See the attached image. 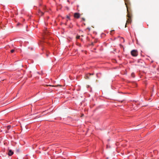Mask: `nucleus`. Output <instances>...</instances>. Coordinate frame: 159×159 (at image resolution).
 <instances>
[{
    "instance_id": "nucleus-4",
    "label": "nucleus",
    "mask_w": 159,
    "mask_h": 159,
    "mask_svg": "<svg viewBox=\"0 0 159 159\" xmlns=\"http://www.w3.org/2000/svg\"><path fill=\"white\" fill-rule=\"evenodd\" d=\"M74 16L75 18H78L80 17V14L78 13H74Z\"/></svg>"
},
{
    "instance_id": "nucleus-14",
    "label": "nucleus",
    "mask_w": 159,
    "mask_h": 159,
    "mask_svg": "<svg viewBox=\"0 0 159 159\" xmlns=\"http://www.w3.org/2000/svg\"><path fill=\"white\" fill-rule=\"evenodd\" d=\"M114 31V30H111V32H111H111H112V31Z\"/></svg>"
},
{
    "instance_id": "nucleus-11",
    "label": "nucleus",
    "mask_w": 159,
    "mask_h": 159,
    "mask_svg": "<svg viewBox=\"0 0 159 159\" xmlns=\"http://www.w3.org/2000/svg\"><path fill=\"white\" fill-rule=\"evenodd\" d=\"M86 79H89V77H88V75H86Z\"/></svg>"
},
{
    "instance_id": "nucleus-8",
    "label": "nucleus",
    "mask_w": 159,
    "mask_h": 159,
    "mask_svg": "<svg viewBox=\"0 0 159 159\" xmlns=\"http://www.w3.org/2000/svg\"><path fill=\"white\" fill-rule=\"evenodd\" d=\"M82 20L84 21H85V19L83 17L82 18Z\"/></svg>"
},
{
    "instance_id": "nucleus-6",
    "label": "nucleus",
    "mask_w": 159,
    "mask_h": 159,
    "mask_svg": "<svg viewBox=\"0 0 159 159\" xmlns=\"http://www.w3.org/2000/svg\"><path fill=\"white\" fill-rule=\"evenodd\" d=\"M7 129L9 130L11 127V126L10 125H8L7 126Z\"/></svg>"
},
{
    "instance_id": "nucleus-17",
    "label": "nucleus",
    "mask_w": 159,
    "mask_h": 159,
    "mask_svg": "<svg viewBox=\"0 0 159 159\" xmlns=\"http://www.w3.org/2000/svg\"><path fill=\"white\" fill-rule=\"evenodd\" d=\"M89 75H93V74H89Z\"/></svg>"
},
{
    "instance_id": "nucleus-9",
    "label": "nucleus",
    "mask_w": 159,
    "mask_h": 159,
    "mask_svg": "<svg viewBox=\"0 0 159 159\" xmlns=\"http://www.w3.org/2000/svg\"><path fill=\"white\" fill-rule=\"evenodd\" d=\"M80 36H79V35H78V36H76V38H77V39H80Z\"/></svg>"
},
{
    "instance_id": "nucleus-12",
    "label": "nucleus",
    "mask_w": 159,
    "mask_h": 159,
    "mask_svg": "<svg viewBox=\"0 0 159 159\" xmlns=\"http://www.w3.org/2000/svg\"><path fill=\"white\" fill-rule=\"evenodd\" d=\"M67 18L68 19H69L70 18V17H69V16H67Z\"/></svg>"
},
{
    "instance_id": "nucleus-2",
    "label": "nucleus",
    "mask_w": 159,
    "mask_h": 159,
    "mask_svg": "<svg viewBox=\"0 0 159 159\" xmlns=\"http://www.w3.org/2000/svg\"><path fill=\"white\" fill-rule=\"evenodd\" d=\"M131 55L134 57H136L138 55V52L137 50H133L131 52Z\"/></svg>"
},
{
    "instance_id": "nucleus-10",
    "label": "nucleus",
    "mask_w": 159,
    "mask_h": 159,
    "mask_svg": "<svg viewBox=\"0 0 159 159\" xmlns=\"http://www.w3.org/2000/svg\"><path fill=\"white\" fill-rule=\"evenodd\" d=\"M134 73H132L131 74V75H132V76L133 77H134Z\"/></svg>"
},
{
    "instance_id": "nucleus-13",
    "label": "nucleus",
    "mask_w": 159,
    "mask_h": 159,
    "mask_svg": "<svg viewBox=\"0 0 159 159\" xmlns=\"http://www.w3.org/2000/svg\"><path fill=\"white\" fill-rule=\"evenodd\" d=\"M46 86H52V85H46Z\"/></svg>"
},
{
    "instance_id": "nucleus-1",
    "label": "nucleus",
    "mask_w": 159,
    "mask_h": 159,
    "mask_svg": "<svg viewBox=\"0 0 159 159\" xmlns=\"http://www.w3.org/2000/svg\"><path fill=\"white\" fill-rule=\"evenodd\" d=\"M125 4L126 5V3H125ZM126 6L127 9V17H128L127 19V20L126 21V25H125V27L126 26L127 24L130 23L131 22V19L132 17V15L131 13L129 11V8L128 7L127 5H126Z\"/></svg>"
},
{
    "instance_id": "nucleus-7",
    "label": "nucleus",
    "mask_w": 159,
    "mask_h": 159,
    "mask_svg": "<svg viewBox=\"0 0 159 159\" xmlns=\"http://www.w3.org/2000/svg\"><path fill=\"white\" fill-rule=\"evenodd\" d=\"M15 51V50H14V49H12L11 50V53H13V52H14Z\"/></svg>"
},
{
    "instance_id": "nucleus-5",
    "label": "nucleus",
    "mask_w": 159,
    "mask_h": 159,
    "mask_svg": "<svg viewBox=\"0 0 159 159\" xmlns=\"http://www.w3.org/2000/svg\"><path fill=\"white\" fill-rule=\"evenodd\" d=\"M39 14H41V15H42L43 14V13L41 11L39 10Z\"/></svg>"
},
{
    "instance_id": "nucleus-16",
    "label": "nucleus",
    "mask_w": 159,
    "mask_h": 159,
    "mask_svg": "<svg viewBox=\"0 0 159 159\" xmlns=\"http://www.w3.org/2000/svg\"><path fill=\"white\" fill-rule=\"evenodd\" d=\"M84 116V114H82V115H81V117H82V116Z\"/></svg>"
},
{
    "instance_id": "nucleus-3",
    "label": "nucleus",
    "mask_w": 159,
    "mask_h": 159,
    "mask_svg": "<svg viewBox=\"0 0 159 159\" xmlns=\"http://www.w3.org/2000/svg\"><path fill=\"white\" fill-rule=\"evenodd\" d=\"M13 154V152L12 151L11 149H9L8 150V155L9 156H11Z\"/></svg>"
},
{
    "instance_id": "nucleus-15",
    "label": "nucleus",
    "mask_w": 159,
    "mask_h": 159,
    "mask_svg": "<svg viewBox=\"0 0 159 159\" xmlns=\"http://www.w3.org/2000/svg\"><path fill=\"white\" fill-rule=\"evenodd\" d=\"M42 116H43V115H40V116H39V117H40Z\"/></svg>"
}]
</instances>
